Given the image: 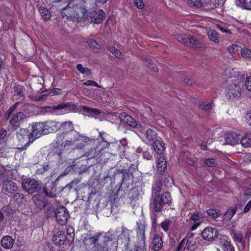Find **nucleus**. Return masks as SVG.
Instances as JSON below:
<instances>
[{
  "label": "nucleus",
  "mask_w": 251,
  "mask_h": 251,
  "mask_svg": "<svg viewBox=\"0 0 251 251\" xmlns=\"http://www.w3.org/2000/svg\"><path fill=\"white\" fill-rule=\"evenodd\" d=\"M81 141L76 145V148L81 149L86 145L94 143L97 141L94 139L80 135L75 130L58 134L56 138V143L62 148H68L74 145L77 141Z\"/></svg>",
  "instance_id": "obj_1"
},
{
  "label": "nucleus",
  "mask_w": 251,
  "mask_h": 251,
  "mask_svg": "<svg viewBox=\"0 0 251 251\" xmlns=\"http://www.w3.org/2000/svg\"><path fill=\"white\" fill-rule=\"evenodd\" d=\"M91 242L95 245L97 251H116L118 243L116 241L107 235L99 233L97 235L90 238Z\"/></svg>",
  "instance_id": "obj_2"
},
{
  "label": "nucleus",
  "mask_w": 251,
  "mask_h": 251,
  "mask_svg": "<svg viewBox=\"0 0 251 251\" xmlns=\"http://www.w3.org/2000/svg\"><path fill=\"white\" fill-rule=\"evenodd\" d=\"M53 124L54 122L51 121L35 123L32 125V131L30 134L35 139H37L43 135L52 132L54 130L52 128Z\"/></svg>",
  "instance_id": "obj_3"
},
{
  "label": "nucleus",
  "mask_w": 251,
  "mask_h": 251,
  "mask_svg": "<svg viewBox=\"0 0 251 251\" xmlns=\"http://www.w3.org/2000/svg\"><path fill=\"white\" fill-rule=\"evenodd\" d=\"M136 231L138 241L135 245L136 251H145L146 250V237L145 235V229L146 226V222L144 220H139L136 222Z\"/></svg>",
  "instance_id": "obj_4"
},
{
  "label": "nucleus",
  "mask_w": 251,
  "mask_h": 251,
  "mask_svg": "<svg viewBox=\"0 0 251 251\" xmlns=\"http://www.w3.org/2000/svg\"><path fill=\"white\" fill-rule=\"evenodd\" d=\"M152 197H153L152 208L156 212H161L165 204H170L171 202V197L167 192H165L161 195L156 194L155 195H153Z\"/></svg>",
  "instance_id": "obj_5"
},
{
  "label": "nucleus",
  "mask_w": 251,
  "mask_h": 251,
  "mask_svg": "<svg viewBox=\"0 0 251 251\" xmlns=\"http://www.w3.org/2000/svg\"><path fill=\"white\" fill-rule=\"evenodd\" d=\"M119 119L121 122L126 124V126L129 128H136L137 130L140 131L144 129V127L141 125L138 124L133 118L126 112L120 113L119 115Z\"/></svg>",
  "instance_id": "obj_6"
},
{
  "label": "nucleus",
  "mask_w": 251,
  "mask_h": 251,
  "mask_svg": "<svg viewBox=\"0 0 251 251\" xmlns=\"http://www.w3.org/2000/svg\"><path fill=\"white\" fill-rule=\"evenodd\" d=\"M22 185L23 190L30 194L38 192L41 189L39 183L33 178L24 179L22 181Z\"/></svg>",
  "instance_id": "obj_7"
},
{
  "label": "nucleus",
  "mask_w": 251,
  "mask_h": 251,
  "mask_svg": "<svg viewBox=\"0 0 251 251\" xmlns=\"http://www.w3.org/2000/svg\"><path fill=\"white\" fill-rule=\"evenodd\" d=\"M241 95V88L238 82L232 83L226 87V96L229 99H238Z\"/></svg>",
  "instance_id": "obj_8"
},
{
  "label": "nucleus",
  "mask_w": 251,
  "mask_h": 251,
  "mask_svg": "<svg viewBox=\"0 0 251 251\" xmlns=\"http://www.w3.org/2000/svg\"><path fill=\"white\" fill-rule=\"evenodd\" d=\"M75 108V106L72 102H62L57 105L52 106H45L43 107L44 111L47 113L54 114L56 110L60 109H65L67 112L73 111Z\"/></svg>",
  "instance_id": "obj_9"
},
{
  "label": "nucleus",
  "mask_w": 251,
  "mask_h": 251,
  "mask_svg": "<svg viewBox=\"0 0 251 251\" xmlns=\"http://www.w3.org/2000/svg\"><path fill=\"white\" fill-rule=\"evenodd\" d=\"M55 216L58 223L63 225L65 224L69 218V213L67 208L63 206L57 207L55 210Z\"/></svg>",
  "instance_id": "obj_10"
},
{
  "label": "nucleus",
  "mask_w": 251,
  "mask_h": 251,
  "mask_svg": "<svg viewBox=\"0 0 251 251\" xmlns=\"http://www.w3.org/2000/svg\"><path fill=\"white\" fill-rule=\"evenodd\" d=\"M25 114L22 112H19L13 114L9 120V126L12 130L17 129L20 126L21 122L25 118Z\"/></svg>",
  "instance_id": "obj_11"
},
{
  "label": "nucleus",
  "mask_w": 251,
  "mask_h": 251,
  "mask_svg": "<svg viewBox=\"0 0 251 251\" xmlns=\"http://www.w3.org/2000/svg\"><path fill=\"white\" fill-rule=\"evenodd\" d=\"M202 238L208 241H213L218 237V232L214 227H207L205 228L201 233Z\"/></svg>",
  "instance_id": "obj_12"
},
{
  "label": "nucleus",
  "mask_w": 251,
  "mask_h": 251,
  "mask_svg": "<svg viewBox=\"0 0 251 251\" xmlns=\"http://www.w3.org/2000/svg\"><path fill=\"white\" fill-rule=\"evenodd\" d=\"M59 176L54 182H48L46 184L43 188V191L46 195L49 197L53 198L56 196V182L59 179Z\"/></svg>",
  "instance_id": "obj_13"
},
{
  "label": "nucleus",
  "mask_w": 251,
  "mask_h": 251,
  "mask_svg": "<svg viewBox=\"0 0 251 251\" xmlns=\"http://www.w3.org/2000/svg\"><path fill=\"white\" fill-rule=\"evenodd\" d=\"M53 126L56 127L55 130H60L62 133L71 132L74 130V126L72 122H65L62 123L54 122Z\"/></svg>",
  "instance_id": "obj_14"
},
{
  "label": "nucleus",
  "mask_w": 251,
  "mask_h": 251,
  "mask_svg": "<svg viewBox=\"0 0 251 251\" xmlns=\"http://www.w3.org/2000/svg\"><path fill=\"white\" fill-rule=\"evenodd\" d=\"M97 142L92 143L91 145H95V147L92 148L85 153V155L89 158L97 157L100 156L101 153V151L102 148H100L99 145V141L98 139H95Z\"/></svg>",
  "instance_id": "obj_15"
},
{
  "label": "nucleus",
  "mask_w": 251,
  "mask_h": 251,
  "mask_svg": "<svg viewBox=\"0 0 251 251\" xmlns=\"http://www.w3.org/2000/svg\"><path fill=\"white\" fill-rule=\"evenodd\" d=\"M3 190L5 192L14 194L18 190L16 184L11 180L5 179L2 182Z\"/></svg>",
  "instance_id": "obj_16"
},
{
  "label": "nucleus",
  "mask_w": 251,
  "mask_h": 251,
  "mask_svg": "<svg viewBox=\"0 0 251 251\" xmlns=\"http://www.w3.org/2000/svg\"><path fill=\"white\" fill-rule=\"evenodd\" d=\"M105 12L101 9H100L98 12H91L90 14L92 22L96 24L101 23L105 18Z\"/></svg>",
  "instance_id": "obj_17"
},
{
  "label": "nucleus",
  "mask_w": 251,
  "mask_h": 251,
  "mask_svg": "<svg viewBox=\"0 0 251 251\" xmlns=\"http://www.w3.org/2000/svg\"><path fill=\"white\" fill-rule=\"evenodd\" d=\"M226 144L233 146L238 143L240 140L239 135L235 132L227 133L225 136Z\"/></svg>",
  "instance_id": "obj_18"
},
{
  "label": "nucleus",
  "mask_w": 251,
  "mask_h": 251,
  "mask_svg": "<svg viewBox=\"0 0 251 251\" xmlns=\"http://www.w3.org/2000/svg\"><path fill=\"white\" fill-rule=\"evenodd\" d=\"M152 148L155 152L159 154H163L166 149L165 144L160 138L152 142Z\"/></svg>",
  "instance_id": "obj_19"
},
{
  "label": "nucleus",
  "mask_w": 251,
  "mask_h": 251,
  "mask_svg": "<svg viewBox=\"0 0 251 251\" xmlns=\"http://www.w3.org/2000/svg\"><path fill=\"white\" fill-rule=\"evenodd\" d=\"M131 232V231L127 229L126 228L123 227L122 228V233L119 236V240L121 241L122 243L124 244L125 247H126L129 243Z\"/></svg>",
  "instance_id": "obj_20"
},
{
  "label": "nucleus",
  "mask_w": 251,
  "mask_h": 251,
  "mask_svg": "<svg viewBox=\"0 0 251 251\" xmlns=\"http://www.w3.org/2000/svg\"><path fill=\"white\" fill-rule=\"evenodd\" d=\"M66 240L64 232L62 231H58L52 237V241L56 245L61 246L64 244Z\"/></svg>",
  "instance_id": "obj_21"
},
{
  "label": "nucleus",
  "mask_w": 251,
  "mask_h": 251,
  "mask_svg": "<svg viewBox=\"0 0 251 251\" xmlns=\"http://www.w3.org/2000/svg\"><path fill=\"white\" fill-rule=\"evenodd\" d=\"M163 246L162 238L158 234L153 235L152 240V249L155 251H158Z\"/></svg>",
  "instance_id": "obj_22"
},
{
  "label": "nucleus",
  "mask_w": 251,
  "mask_h": 251,
  "mask_svg": "<svg viewBox=\"0 0 251 251\" xmlns=\"http://www.w3.org/2000/svg\"><path fill=\"white\" fill-rule=\"evenodd\" d=\"M0 243L3 248L9 249L12 248L14 243V240L11 236L6 235L2 237Z\"/></svg>",
  "instance_id": "obj_23"
},
{
  "label": "nucleus",
  "mask_w": 251,
  "mask_h": 251,
  "mask_svg": "<svg viewBox=\"0 0 251 251\" xmlns=\"http://www.w3.org/2000/svg\"><path fill=\"white\" fill-rule=\"evenodd\" d=\"M42 79L41 77H36L31 81L30 83V87L35 91H38L41 90L43 85L41 83Z\"/></svg>",
  "instance_id": "obj_24"
},
{
  "label": "nucleus",
  "mask_w": 251,
  "mask_h": 251,
  "mask_svg": "<svg viewBox=\"0 0 251 251\" xmlns=\"http://www.w3.org/2000/svg\"><path fill=\"white\" fill-rule=\"evenodd\" d=\"M145 137L146 140L150 142H153L154 140L159 138V137H157L155 131L151 128H149L146 131Z\"/></svg>",
  "instance_id": "obj_25"
},
{
  "label": "nucleus",
  "mask_w": 251,
  "mask_h": 251,
  "mask_svg": "<svg viewBox=\"0 0 251 251\" xmlns=\"http://www.w3.org/2000/svg\"><path fill=\"white\" fill-rule=\"evenodd\" d=\"M186 45L196 48H199L202 47V44L201 42L192 36H188L187 44Z\"/></svg>",
  "instance_id": "obj_26"
},
{
  "label": "nucleus",
  "mask_w": 251,
  "mask_h": 251,
  "mask_svg": "<svg viewBox=\"0 0 251 251\" xmlns=\"http://www.w3.org/2000/svg\"><path fill=\"white\" fill-rule=\"evenodd\" d=\"M157 168L158 171L162 174L167 167V161L163 156H160L157 159Z\"/></svg>",
  "instance_id": "obj_27"
},
{
  "label": "nucleus",
  "mask_w": 251,
  "mask_h": 251,
  "mask_svg": "<svg viewBox=\"0 0 251 251\" xmlns=\"http://www.w3.org/2000/svg\"><path fill=\"white\" fill-rule=\"evenodd\" d=\"M240 143L244 148H249L251 146V133H246L240 139Z\"/></svg>",
  "instance_id": "obj_28"
},
{
  "label": "nucleus",
  "mask_w": 251,
  "mask_h": 251,
  "mask_svg": "<svg viewBox=\"0 0 251 251\" xmlns=\"http://www.w3.org/2000/svg\"><path fill=\"white\" fill-rule=\"evenodd\" d=\"M162 187V179H156L152 186V196L156 194H160V192Z\"/></svg>",
  "instance_id": "obj_29"
},
{
  "label": "nucleus",
  "mask_w": 251,
  "mask_h": 251,
  "mask_svg": "<svg viewBox=\"0 0 251 251\" xmlns=\"http://www.w3.org/2000/svg\"><path fill=\"white\" fill-rule=\"evenodd\" d=\"M14 95L20 97L25 98V87L18 83H15L13 86Z\"/></svg>",
  "instance_id": "obj_30"
},
{
  "label": "nucleus",
  "mask_w": 251,
  "mask_h": 251,
  "mask_svg": "<svg viewBox=\"0 0 251 251\" xmlns=\"http://www.w3.org/2000/svg\"><path fill=\"white\" fill-rule=\"evenodd\" d=\"M33 201L36 206L39 209L45 208L47 204V202L46 201L41 200L37 196H33Z\"/></svg>",
  "instance_id": "obj_31"
},
{
  "label": "nucleus",
  "mask_w": 251,
  "mask_h": 251,
  "mask_svg": "<svg viewBox=\"0 0 251 251\" xmlns=\"http://www.w3.org/2000/svg\"><path fill=\"white\" fill-rule=\"evenodd\" d=\"M207 36L209 39L215 44H218L220 42L219 37L217 32L214 30L210 29L207 31Z\"/></svg>",
  "instance_id": "obj_32"
},
{
  "label": "nucleus",
  "mask_w": 251,
  "mask_h": 251,
  "mask_svg": "<svg viewBox=\"0 0 251 251\" xmlns=\"http://www.w3.org/2000/svg\"><path fill=\"white\" fill-rule=\"evenodd\" d=\"M39 11L44 20L49 21L50 20L51 14L47 8L40 6L39 8Z\"/></svg>",
  "instance_id": "obj_33"
},
{
  "label": "nucleus",
  "mask_w": 251,
  "mask_h": 251,
  "mask_svg": "<svg viewBox=\"0 0 251 251\" xmlns=\"http://www.w3.org/2000/svg\"><path fill=\"white\" fill-rule=\"evenodd\" d=\"M235 2L238 6L245 9L251 10V0H236Z\"/></svg>",
  "instance_id": "obj_34"
},
{
  "label": "nucleus",
  "mask_w": 251,
  "mask_h": 251,
  "mask_svg": "<svg viewBox=\"0 0 251 251\" xmlns=\"http://www.w3.org/2000/svg\"><path fill=\"white\" fill-rule=\"evenodd\" d=\"M236 210V206H233L228 209L224 216V219L226 221L230 220L235 214Z\"/></svg>",
  "instance_id": "obj_35"
},
{
  "label": "nucleus",
  "mask_w": 251,
  "mask_h": 251,
  "mask_svg": "<svg viewBox=\"0 0 251 251\" xmlns=\"http://www.w3.org/2000/svg\"><path fill=\"white\" fill-rule=\"evenodd\" d=\"M235 75V72L234 71L233 68L230 67L226 68L223 74V76L224 79L230 78Z\"/></svg>",
  "instance_id": "obj_36"
},
{
  "label": "nucleus",
  "mask_w": 251,
  "mask_h": 251,
  "mask_svg": "<svg viewBox=\"0 0 251 251\" xmlns=\"http://www.w3.org/2000/svg\"><path fill=\"white\" fill-rule=\"evenodd\" d=\"M195 249L194 243L192 242V238L190 236L187 239L183 251H193Z\"/></svg>",
  "instance_id": "obj_37"
},
{
  "label": "nucleus",
  "mask_w": 251,
  "mask_h": 251,
  "mask_svg": "<svg viewBox=\"0 0 251 251\" xmlns=\"http://www.w3.org/2000/svg\"><path fill=\"white\" fill-rule=\"evenodd\" d=\"M86 43L90 47V48L97 51L100 49V44L95 40L89 39L86 41Z\"/></svg>",
  "instance_id": "obj_38"
},
{
  "label": "nucleus",
  "mask_w": 251,
  "mask_h": 251,
  "mask_svg": "<svg viewBox=\"0 0 251 251\" xmlns=\"http://www.w3.org/2000/svg\"><path fill=\"white\" fill-rule=\"evenodd\" d=\"M20 102L18 101L15 102L14 105L11 106L5 112L4 117L6 120L10 118L14 110L17 108Z\"/></svg>",
  "instance_id": "obj_39"
},
{
  "label": "nucleus",
  "mask_w": 251,
  "mask_h": 251,
  "mask_svg": "<svg viewBox=\"0 0 251 251\" xmlns=\"http://www.w3.org/2000/svg\"><path fill=\"white\" fill-rule=\"evenodd\" d=\"M207 214L214 219H216L222 215V213L220 210L212 209L207 210Z\"/></svg>",
  "instance_id": "obj_40"
},
{
  "label": "nucleus",
  "mask_w": 251,
  "mask_h": 251,
  "mask_svg": "<svg viewBox=\"0 0 251 251\" xmlns=\"http://www.w3.org/2000/svg\"><path fill=\"white\" fill-rule=\"evenodd\" d=\"M241 54L244 59L251 60V50L244 48L241 50Z\"/></svg>",
  "instance_id": "obj_41"
},
{
  "label": "nucleus",
  "mask_w": 251,
  "mask_h": 251,
  "mask_svg": "<svg viewBox=\"0 0 251 251\" xmlns=\"http://www.w3.org/2000/svg\"><path fill=\"white\" fill-rule=\"evenodd\" d=\"M139 195L140 191L138 189L135 188L132 189L128 194V196L130 199L132 200H134L137 199Z\"/></svg>",
  "instance_id": "obj_42"
},
{
  "label": "nucleus",
  "mask_w": 251,
  "mask_h": 251,
  "mask_svg": "<svg viewBox=\"0 0 251 251\" xmlns=\"http://www.w3.org/2000/svg\"><path fill=\"white\" fill-rule=\"evenodd\" d=\"M76 69L82 74H85L87 75H91V70L88 68L83 67L80 64L77 65Z\"/></svg>",
  "instance_id": "obj_43"
},
{
  "label": "nucleus",
  "mask_w": 251,
  "mask_h": 251,
  "mask_svg": "<svg viewBox=\"0 0 251 251\" xmlns=\"http://www.w3.org/2000/svg\"><path fill=\"white\" fill-rule=\"evenodd\" d=\"M67 235L69 237L67 238L68 241L72 242L74 240L75 237V230L72 226H69L66 230Z\"/></svg>",
  "instance_id": "obj_44"
},
{
  "label": "nucleus",
  "mask_w": 251,
  "mask_h": 251,
  "mask_svg": "<svg viewBox=\"0 0 251 251\" xmlns=\"http://www.w3.org/2000/svg\"><path fill=\"white\" fill-rule=\"evenodd\" d=\"M187 2L190 7L200 8L202 5L201 0H187Z\"/></svg>",
  "instance_id": "obj_45"
},
{
  "label": "nucleus",
  "mask_w": 251,
  "mask_h": 251,
  "mask_svg": "<svg viewBox=\"0 0 251 251\" xmlns=\"http://www.w3.org/2000/svg\"><path fill=\"white\" fill-rule=\"evenodd\" d=\"M80 182V179L79 178H76L72 180L70 183L66 185L65 188H68L69 189L71 190V189L75 188V190L77 191L76 186L77 184Z\"/></svg>",
  "instance_id": "obj_46"
},
{
  "label": "nucleus",
  "mask_w": 251,
  "mask_h": 251,
  "mask_svg": "<svg viewBox=\"0 0 251 251\" xmlns=\"http://www.w3.org/2000/svg\"><path fill=\"white\" fill-rule=\"evenodd\" d=\"M145 64L149 69L153 72H157L158 71L157 66L152 60L148 59L145 61Z\"/></svg>",
  "instance_id": "obj_47"
},
{
  "label": "nucleus",
  "mask_w": 251,
  "mask_h": 251,
  "mask_svg": "<svg viewBox=\"0 0 251 251\" xmlns=\"http://www.w3.org/2000/svg\"><path fill=\"white\" fill-rule=\"evenodd\" d=\"M204 164L209 167H213L218 165L217 161L214 158H208L204 160Z\"/></svg>",
  "instance_id": "obj_48"
},
{
  "label": "nucleus",
  "mask_w": 251,
  "mask_h": 251,
  "mask_svg": "<svg viewBox=\"0 0 251 251\" xmlns=\"http://www.w3.org/2000/svg\"><path fill=\"white\" fill-rule=\"evenodd\" d=\"M107 48L108 50L116 57H120L122 55L121 51L116 49L114 47H109Z\"/></svg>",
  "instance_id": "obj_49"
},
{
  "label": "nucleus",
  "mask_w": 251,
  "mask_h": 251,
  "mask_svg": "<svg viewBox=\"0 0 251 251\" xmlns=\"http://www.w3.org/2000/svg\"><path fill=\"white\" fill-rule=\"evenodd\" d=\"M233 238L235 242L242 243L243 237L242 234L240 232H232Z\"/></svg>",
  "instance_id": "obj_50"
},
{
  "label": "nucleus",
  "mask_w": 251,
  "mask_h": 251,
  "mask_svg": "<svg viewBox=\"0 0 251 251\" xmlns=\"http://www.w3.org/2000/svg\"><path fill=\"white\" fill-rule=\"evenodd\" d=\"M213 104L212 102H206L204 101H200L199 103L202 109L206 110L211 109L213 107Z\"/></svg>",
  "instance_id": "obj_51"
},
{
  "label": "nucleus",
  "mask_w": 251,
  "mask_h": 251,
  "mask_svg": "<svg viewBox=\"0 0 251 251\" xmlns=\"http://www.w3.org/2000/svg\"><path fill=\"white\" fill-rule=\"evenodd\" d=\"M172 223V221L168 219H166L161 223V226L164 231L167 232L168 231L169 227Z\"/></svg>",
  "instance_id": "obj_52"
},
{
  "label": "nucleus",
  "mask_w": 251,
  "mask_h": 251,
  "mask_svg": "<svg viewBox=\"0 0 251 251\" xmlns=\"http://www.w3.org/2000/svg\"><path fill=\"white\" fill-rule=\"evenodd\" d=\"M127 140L124 138L120 140V144L119 145V151L120 152H124L126 147L127 146Z\"/></svg>",
  "instance_id": "obj_53"
},
{
  "label": "nucleus",
  "mask_w": 251,
  "mask_h": 251,
  "mask_svg": "<svg viewBox=\"0 0 251 251\" xmlns=\"http://www.w3.org/2000/svg\"><path fill=\"white\" fill-rule=\"evenodd\" d=\"M36 139L33 137L32 136H31L30 134L28 136V140H29V141L28 143H27L24 146L21 147V148H19V150H21V151H24V150H26L29 146V145H30L31 143H33V141L35 140Z\"/></svg>",
  "instance_id": "obj_54"
},
{
  "label": "nucleus",
  "mask_w": 251,
  "mask_h": 251,
  "mask_svg": "<svg viewBox=\"0 0 251 251\" xmlns=\"http://www.w3.org/2000/svg\"><path fill=\"white\" fill-rule=\"evenodd\" d=\"M36 139L33 137L32 136H31L30 134L28 136V140H29V141L28 143H27L24 146L21 147V148H19V150H21V151H24V150H26L29 146V145H30L31 143H33V141L35 140Z\"/></svg>",
  "instance_id": "obj_55"
},
{
  "label": "nucleus",
  "mask_w": 251,
  "mask_h": 251,
  "mask_svg": "<svg viewBox=\"0 0 251 251\" xmlns=\"http://www.w3.org/2000/svg\"><path fill=\"white\" fill-rule=\"evenodd\" d=\"M30 133L29 130L25 128H21L18 132L17 133L18 138H20V136L23 137L26 135L29 136Z\"/></svg>",
  "instance_id": "obj_56"
},
{
  "label": "nucleus",
  "mask_w": 251,
  "mask_h": 251,
  "mask_svg": "<svg viewBox=\"0 0 251 251\" xmlns=\"http://www.w3.org/2000/svg\"><path fill=\"white\" fill-rule=\"evenodd\" d=\"M188 36L186 35L178 34L177 35V39L181 43L186 45Z\"/></svg>",
  "instance_id": "obj_57"
},
{
  "label": "nucleus",
  "mask_w": 251,
  "mask_h": 251,
  "mask_svg": "<svg viewBox=\"0 0 251 251\" xmlns=\"http://www.w3.org/2000/svg\"><path fill=\"white\" fill-rule=\"evenodd\" d=\"M223 246V250L224 251H235L234 248L231 244L230 241L228 242H226Z\"/></svg>",
  "instance_id": "obj_58"
},
{
  "label": "nucleus",
  "mask_w": 251,
  "mask_h": 251,
  "mask_svg": "<svg viewBox=\"0 0 251 251\" xmlns=\"http://www.w3.org/2000/svg\"><path fill=\"white\" fill-rule=\"evenodd\" d=\"M219 240L220 243L223 245V247L225 245V244L226 243V242H228L230 241V240L227 236L222 234L220 235Z\"/></svg>",
  "instance_id": "obj_59"
},
{
  "label": "nucleus",
  "mask_w": 251,
  "mask_h": 251,
  "mask_svg": "<svg viewBox=\"0 0 251 251\" xmlns=\"http://www.w3.org/2000/svg\"><path fill=\"white\" fill-rule=\"evenodd\" d=\"M24 195L20 193H16L13 196V200L17 202H22L21 200L24 198Z\"/></svg>",
  "instance_id": "obj_60"
},
{
  "label": "nucleus",
  "mask_w": 251,
  "mask_h": 251,
  "mask_svg": "<svg viewBox=\"0 0 251 251\" xmlns=\"http://www.w3.org/2000/svg\"><path fill=\"white\" fill-rule=\"evenodd\" d=\"M134 3L135 6L139 9H142L144 8L145 4L143 0H134Z\"/></svg>",
  "instance_id": "obj_61"
},
{
  "label": "nucleus",
  "mask_w": 251,
  "mask_h": 251,
  "mask_svg": "<svg viewBox=\"0 0 251 251\" xmlns=\"http://www.w3.org/2000/svg\"><path fill=\"white\" fill-rule=\"evenodd\" d=\"M238 46L237 45L232 44L228 47L227 50L229 53H234L238 50Z\"/></svg>",
  "instance_id": "obj_62"
},
{
  "label": "nucleus",
  "mask_w": 251,
  "mask_h": 251,
  "mask_svg": "<svg viewBox=\"0 0 251 251\" xmlns=\"http://www.w3.org/2000/svg\"><path fill=\"white\" fill-rule=\"evenodd\" d=\"M245 86L247 89L251 92V76L247 78L245 82Z\"/></svg>",
  "instance_id": "obj_63"
},
{
  "label": "nucleus",
  "mask_w": 251,
  "mask_h": 251,
  "mask_svg": "<svg viewBox=\"0 0 251 251\" xmlns=\"http://www.w3.org/2000/svg\"><path fill=\"white\" fill-rule=\"evenodd\" d=\"M245 119L246 122L250 125L251 126V110L247 112L245 116Z\"/></svg>",
  "instance_id": "obj_64"
}]
</instances>
